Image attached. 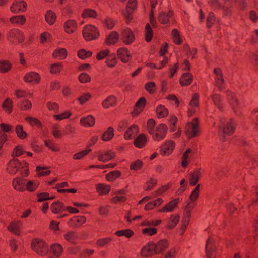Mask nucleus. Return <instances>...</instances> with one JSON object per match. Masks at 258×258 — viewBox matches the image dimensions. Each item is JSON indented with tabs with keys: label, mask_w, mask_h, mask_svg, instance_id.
Masks as SVG:
<instances>
[{
	"label": "nucleus",
	"mask_w": 258,
	"mask_h": 258,
	"mask_svg": "<svg viewBox=\"0 0 258 258\" xmlns=\"http://www.w3.org/2000/svg\"><path fill=\"white\" fill-rule=\"evenodd\" d=\"M106 64L109 67H114L117 63V60L115 55H108L106 61Z\"/></svg>",
	"instance_id": "e2e57ef3"
},
{
	"label": "nucleus",
	"mask_w": 258,
	"mask_h": 258,
	"mask_svg": "<svg viewBox=\"0 0 258 258\" xmlns=\"http://www.w3.org/2000/svg\"><path fill=\"white\" fill-rule=\"evenodd\" d=\"M211 97L214 105L221 110L222 108L221 96L217 94H213Z\"/></svg>",
	"instance_id": "8fccbe9b"
},
{
	"label": "nucleus",
	"mask_w": 258,
	"mask_h": 258,
	"mask_svg": "<svg viewBox=\"0 0 258 258\" xmlns=\"http://www.w3.org/2000/svg\"><path fill=\"white\" fill-rule=\"evenodd\" d=\"M145 88L150 94H153L156 91L155 83L153 82H149L145 84Z\"/></svg>",
	"instance_id": "774afa93"
},
{
	"label": "nucleus",
	"mask_w": 258,
	"mask_h": 258,
	"mask_svg": "<svg viewBox=\"0 0 258 258\" xmlns=\"http://www.w3.org/2000/svg\"><path fill=\"white\" fill-rule=\"evenodd\" d=\"M25 120L32 126H37L38 128H41L42 127V124L41 122L36 118L27 117L25 118Z\"/></svg>",
	"instance_id": "5fc2aeb1"
},
{
	"label": "nucleus",
	"mask_w": 258,
	"mask_h": 258,
	"mask_svg": "<svg viewBox=\"0 0 258 258\" xmlns=\"http://www.w3.org/2000/svg\"><path fill=\"white\" fill-rule=\"evenodd\" d=\"M97 16V12L94 10L91 9H85L82 14V17L83 18H86L88 17L95 18Z\"/></svg>",
	"instance_id": "c03bdc74"
},
{
	"label": "nucleus",
	"mask_w": 258,
	"mask_h": 258,
	"mask_svg": "<svg viewBox=\"0 0 258 258\" xmlns=\"http://www.w3.org/2000/svg\"><path fill=\"white\" fill-rule=\"evenodd\" d=\"M215 21V17L214 14L211 12L208 14L206 20L207 27L208 28L212 27Z\"/></svg>",
	"instance_id": "052dcab7"
},
{
	"label": "nucleus",
	"mask_w": 258,
	"mask_h": 258,
	"mask_svg": "<svg viewBox=\"0 0 258 258\" xmlns=\"http://www.w3.org/2000/svg\"><path fill=\"white\" fill-rule=\"evenodd\" d=\"M45 145L50 150L54 152L59 151V148L50 140H46L44 141Z\"/></svg>",
	"instance_id": "0e129e2a"
},
{
	"label": "nucleus",
	"mask_w": 258,
	"mask_h": 258,
	"mask_svg": "<svg viewBox=\"0 0 258 258\" xmlns=\"http://www.w3.org/2000/svg\"><path fill=\"white\" fill-rule=\"evenodd\" d=\"M119 39V34L116 31H112L106 37L105 43L108 45H113L115 44Z\"/></svg>",
	"instance_id": "cd10ccee"
},
{
	"label": "nucleus",
	"mask_w": 258,
	"mask_h": 258,
	"mask_svg": "<svg viewBox=\"0 0 258 258\" xmlns=\"http://www.w3.org/2000/svg\"><path fill=\"white\" fill-rule=\"evenodd\" d=\"M161 220L147 219L143 221L141 225L143 226H157L161 223Z\"/></svg>",
	"instance_id": "37998d69"
},
{
	"label": "nucleus",
	"mask_w": 258,
	"mask_h": 258,
	"mask_svg": "<svg viewBox=\"0 0 258 258\" xmlns=\"http://www.w3.org/2000/svg\"><path fill=\"white\" fill-rule=\"evenodd\" d=\"M226 96L229 103L232 106L233 109L234 110L235 113L239 114V113L236 111V109L238 108L240 105L237 98L235 96V94L230 91H227Z\"/></svg>",
	"instance_id": "dca6fc26"
},
{
	"label": "nucleus",
	"mask_w": 258,
	"mask_h": 258,
	"mask_svg": "<svg viewBox=\"0 0 258 258\" xmlns=\"http://www.w3.org/2000/svg\"><path fill=\"white\" fill-rule=\"evenodd\" d=\"M11 63L7 60H0V72L6 73L11 69Z\"/></svg>",
	"instance_id": "3c124183"
},
{
	"label": "nucleus",
	"mask_w": 258,
	"mask_h": 258,
	"mask_svg": "<svg viewBox=\"0 0 258 258\" xmlns=\"http://www.w3.org/2000/svg\"><path fill=\"white\" fill-rule=\"evenodd\" d=\"M117 104V98L113 95L108 96L102 102V106L104 108L115 107Z\"/></svg>",
	"instance_id": "4be33fe9"
},
{
	"label": "nucleus",
	"mask_w": 258,
	"mask_h": 258,
	"mask_svg": "<svg viewBox=\"0 0 258 258\" xmlns=\"http://www.w3.org/2000/svg\"><path fill=\"white\" fill-rule=\"evenodd\" d=\"M37 175L39 177L45 176L50 174L51 171L48 167L37 166L36 169Z\"/></svg>",
	"instance_id": "ea45409f"
},
{
	"label": "nucleus",
	"mask_w": 258,
	"mask_h": 258,
	"mask_svg": "<svg viewBox=\"0 0 258 258\" xmlns=\"http://www.w3.org/2000/svg\"><path fill=\"white\" fill-rule=\"evenodd\" d=\"M82 33L83 37L86 41L96 39L99 36V32L97 28L92 25L85 26Z\"/></svg>",
	"instance_id": "39448f33"
},
{
	"label": "nucleus",
	"mask_w": 258,
	"mask_h": 258,
	"mask_svg": "<svg viewBox=\"0 0 258 258\" xmlns=\"http://www.w3.org/2000/svg\"><path fill=\"white\" fill-rule=\"evenodd\" d=\"M15 132L19 138L21 140L25 139L27 136V134L24 131L23 127L21 125H17L15 127Z\"/></svg>",
	"instance_id": "de8ad7c7"
},
{
	"label": "nucleus",
	"mask_w": 258,
	"mask_h": 258,
	"mask_svg": "<svg viewBox=\"0 0 258 258\" xmlns=\"http://www.w3.org/2000/svg\"><path fill=\"white\" fill-rule=\"evenodd\" d=\"M28 166L29 164L26 162H21L17 159L13 158L9 161L6 169L7 172L12 175L20 172L23 176L26 177L29 175Z\"/></svg>",
	"instance_id": "f257e3e1"
},
{
	"label": "nucleus",
	"mask_w": 258,
	"mask_h": 258,
	"mask_svg": "<svg viewBox=\"0 0 258 258\" xmlns=\"http://www.w3.org/2000/svg\"><path fill=\"white\" fill-rule=\"evenodd\" d=\"M225 119L223 118L220 120V124L219 125V135L220 139L224 141L225 135L232 134L235 128L236 124L233 119H230L228 122L225 124Z\"/></svg>",
	"instance_id": "f03ea898"
},
{
	"label": "nucleus",
	"mask_w": 258,
	"mask_h": 258,
	"mask_svg": "<svg viewBox=\"0 0 258 258\" xmlns=\"http://www.w3.org/2000/svg\"><path fill=\"white\" fill-rule=\"evenodd\" d=\"M117 52L118 58L123 62H128L132 58L130 52L126 48H120L118 49Z\"/></svg>",
	"instance_id": "a211bd4d"
},
{
	"label": "nucleus",
	"mask_w": 258,
	"mask_h": 258,
	"mask_svg": "<svg viewBox=\"0 0 258 258\" xmlns=\"http://www.w3.org/2000/svg\"><path fill=\"white\" fill-rule=\"evenodd\" d=\"M86 221V217L84 216H74L68 221L67 224L70 227L76 228L82 225Z\"/></svg>",
	"instance_id": "f8f14e48"
},
{
	"label": "nucleus",
	"mask_w": 258,
	"mask_h": 258,
	"mask_svg": "<svg viewBox=\"0 0 258 258\" xmlns=\"http://www.w3.org/2000/svg\"><path fill=\"white\" fill-rule=\"evenodd\" d=\"M185 132L189 139L199 135V123L198 118H195L192 122H188L185 126Z\"/></svg>",
	"instance_id": "423d86ee"
},
{
	"label": "nucleus",
	"mask_w": 258,
	"mask_h": 258,
	"mask_svg": "<svg viewBox=\"0 0 258 258\" xmlns=\"http://www.w3.org/2000/svg\"><path fill=\"white\" fill-rule=\"evenodd\" d=\"M39 182L38 181H29L26 182V189L32 192L35 191L38 187Z\"/></svg>",
	"instance_id": "49530a36"
},
{
	"label": "nucleus",
	"mask_w": 258,
	"mask_h": 258,
	"mask_svg": "<svg viewBox=\"0 0 258 258\" xmlns=\"http://www.w3.org/2000/svg\"><path fill=\"white\" fill-rule=\"evenodd\" d=\"M22 223L20 221H13L8 226V229L11 232L19 235L20 234V227Z\"/></svg>",
	"instance_id": "7c9ffc66"
},
{
	"label": "nucleus",
	"mask_w": 258,
	"mask_h": 258,
	"mask_svg": "<svg viewBox=\"0 0 258 258\" xmlns=\"http://www.w3.org/2000/svg\"><path fill=\"white\" fill-rule=\"evenodd\" d=\"M115 234L119 237L124 236L126 238H130L134 235V232L130 229H127L117 231Z\"/></svg>",
	"instance_id": "603ef678"
},
{
	"label": "nucleus",
	"mask_w": 258,
	"mask_h": 258,
	"mask_svg": "<svg viewBox=\"0 0 258 258\" xmlns=\"http://www.w3.org/2000/svg\"><path fill=\"white\" fill-rule=\"evenodd\" d=\"M153 37V31L149 24H147L145 27V40L150 42Z\"/></svg>",
	"instance_id": "4d7b16f0"
},
{
	"label": "nucleus",
	"mask_w": 258,
	"mask_h": 258,
	"mask_svg": "<svg viewBox=\"0 0 258 258\" xmlns=\"http://www.w3.org/2000/svg\"><path fill=\"white\" fill-rule=\"evenodd\" d=\"M137 0H128L126 6V10L122 12L127 23H130L133 18L132 14L137 8Z\"/></svg>",
	"instance_id": "0eeeda50"
},
{
	"label": "nucleus",
	"mask_w": 258,
	"mask_h": 258,
	"mask_svg": "<svg viewBox=\"0 0 258 258\" xmlns=\"http://www.w3.org/2000/svg\"><path fill=\"white\" fill-rule=\"evenodd\" d=\"M18 107L22 110H27L31 108L32 104L28 100H23L19 103Z\"/></svg>",
	"instance_id": "864d4df0"
},
{
	"label": "nucleus",
	"mask_w": 258,
	"mask_h": 258,
	"mask_svg": "<svg viewBox=\"0 0 258 258\" xmlns=\"http://www.w3.org/2000/svg\"><path fill=\"white\" fill-rule=\"evenodd\" d=\"M51 210L53 213H59L65 211V207L62 203L57 201L53 202L51 205Z\"/></svg>",
	"instance_id": "2f4dec72"
},
{
	"label": "nucleus",
	"mask_w": 258,
	"mask_h": 258,
	"mask_svg": "<svg viewBox=\"0 0 258 258\" xmlns=\"http://www.w3.org/2000/svg\"><path fill=\"white\" fill-rule=\"evenodd\" d=\"M121 173L119 170H114L109 172L106 175V179L109 181H113L116 179L120 177Z\"/></svg>",
	"instance_id": "a19ab883"
},
{
	"label": "nucleus",
	"mask_w": 258,
	"mask_h": 258,
	"mask_svg": "<svg viewBox=\"0 0 258 258\" xmlns=\"http://www.w3.org/2000/svg\"><path fill=\"white\" fill-rule=\"evenodd\" d=\"M63 250L61 244L55 243L51 246L50 251L55 258H59L62 255Z\"/></svg>",
	"instance_id": "b1692460"
},
{
	"label": "nucleus",
	"mask_w": 258,
	"mask_h": 258,
	"mask_svg": "<svg viewBox=\"0 0 258 258\" xmlns=\"http://www.w3.org/2000/svg\"><path fill=\"white\" fill-rule=\"evenodd\" d=\"M31 247L33 250L40 256L46 255L48 252V246L42 240L35 239L32 240Z\"/></svg>",
	"instance_id": "7ed1b4c3"
},
{
	"label": "nucleus",
	"mask_w": 258,
	"mask_h": 258,
	"mask_svg": "<svg viewBox=\"0 0 258 258\" xmlns=\"http://www.w3.org/2000/svg\"><path fill=\"white\" fill-rule=\"evenodd\" d=\"M121 37L122 42L125 45L132 44L135 40L134 34L128 28H126L122 31Z\"/></svg>",
	"instance_id": "9b49d317"
},
{
	"label": "nucleus",
	"mask_w": 258,
	"mask_h": 258,
	"mask_svg": "<svg viewBox=\"0 0 258 258\" xmlns=\"http://www.w3.org/2000/svg\"><path fill=\"white\" fill-rule=\"evenodd\" d=\"M143 166V162L140 160H137L133 162L130 166V169L131 170L137 171L140 170Z\"/></svg>",
	"instance_id": "69168bd1"
},
{
	"label": "nucleus",
	"mask_w": 258,
	"mask_h": 258,
	"mask_svg": "<svg viewBox=\"0 0 258 258\" xmlns=\"http://www.w3.org/2000/svg\"><path fill=\"white\" fill-rule=\"evenodd\" d=\"M193 81L192 75L189 73L183 74L180 79V84L181 86H187L190 85Z\"/></svg>",
	"instance_id": "c756f323"
},
{
	"label": "nucleus",
	"mask_w": 258,
	"mask_h": 258,
	"mask_svg": "<svg viewBox=\"0 0 258 258\" xmlns=\"http://www.w3.org/2000/svg\"><path fill=\"white\" fill-rule=\"evenodd\" d=\"M96 156L99 161L106 162L114 158L115 156V152L111 150L102 151L99 150L96 152Z\"/></svg>",
	"instance_id": "9d476101"
},
{
	"label": "nucleus",
	"mask_w": 258,
	"mask_h": 258,
	"mask_svg": "<svg viewBox=\"0 0 258 258\" xmlns=\"http://www.w3.org/2000/svg\"><path fill=\"white\" fill-rule=\"evenodd\" d=\"M8 40L11 43L18 44L23 42L25 37L23 33L17 29H12L7 34Z\"/></svg>",
	"instance_id": "20e7f679"
},
{
	"label": "nucleus",
	"mask_w": 258,
	"mask_h": 258,
	"mask_svg": "<svg viewBox=\"0 0 258 258\" xmlns=\"http://www.w3.org/2000/svg\"><path fill=\"white\" fill-rule=\"evenodd\" d=\"M8 140L7 135L0 130V156L3 154V147L5 142Z\"/></svg>",
	"instance_id": "bf43d9fd"
},
{
	"label": "nucleus",
	"mask_w": 258,
	"mask_h": 258,
	"mask_svg": "<svg viewBox=\"0 0 258 258\" xmlns=\"http://www.w3.org/2000/svg\"><path fill=\"white\" fill-rule=\"evenodd\" d=\"M180 202L179 198H175L169 203H168L162 209L159 210L160 212H172L175 207L177 206L178 204Z\"/></svg>",
	"instance_id": "412c9836"
},
{
	"label": "nucleus",
	"mask_w": 258,
	"mask_h": 258,
	"mask_svg": "<svg viewBox=\"0 0 258 258\" xmlns=\"http://www.w3.org/2000/svg\"><path fill=\"white\" fill-rule=\"evenodd\" d=\"M172 35L174 42L177 45L181 44L182 40L179 31L177 29H174L172 31Z\"/></svg>",
	"instance_id": "13d9d810"
},
{
	"label": "nucleus",
	"mask_w": 258,
	"mask_h": 258,
	"mask_svg": "<svg viewBox=\"0 0 258 258\" xmlns=\"http://www.w3.org/2000/svg\"><path fill=\"white\" fill-rule=\"evenodd\" d=\"M64 239L71 243H75V241L78 239V234L74 231H69L63 235Z\"/></svg>",
	"instance_id": "4c0bfd02"
},
{
	"label": "nucleus",
	"mask_w": 258,
	"mask_h": 258,
	"mask_svg": "<svg viewBox=\"0 0 258 258\" xmlns=\"http://www.w3.org/2000/svg\"><path fill=\"white\" fill-rule=\"evenodd\" d=\"M157 229L155 227H148L142 230V234L146 236H153L157 233Z\"/></svg>",
	"instance_id": "680f3d73"
},
{
	"label": "nucleus",
	"mask_w": 258,
	"mask_h": 258,
	"mask_svg": "<svg viewBox=\"0 0 258 258\" xmlns=\"http://www.w3.org/2000/svg\"><path fill=\"white\" fill-rule=\"evenodd\" d=\"M180 217L178 215L173 216L172 215L169 218L168 222L167 227L169 229L174 228L178 223Z\"/></svg>",
	"instance_id": "a18cd8bd"
},
{
	"label": "nucleus",
	"mask_w": 258,
	"mask_h": 258,
	"mask_svg": "<svg viewBox=\"0 0 258 258\" xmlns=\"http://www.w3.org/2000/svg\"><path fill=\"white\" fill-rule=\"evenodd\" d=\"M80 123L85 127H92L95 124V118L91 115H88L86 117L81 119Z\"/></svg>",
	"instance_id": "473e14b6"
},
{
	"label": "nucleus",
	"mask_w": 258,
	"mask_h": 258,
	"mask_svg": "<svg viewBox=\"0 0 258 258\" xmlns=\"http://www.w3.org/2000/svg\"><path fill=\"white\" fill-rule=\"evenodd\" d=\"M112 240V238L111 237H105L103 238L99 239L96 241V244L99 246H104L109 243H110Z\"/></svg>",
	"instance_id": "338daca9"
},
{
	"label": "nucleus",
	"mask_w": 258,
	"mask_h": 258,
	"mask_svg": "<svg viewBox=\"0 0 258 258\" xmlns=\"http://www.w3.org/2000/svg\"><path fill=\"white\" fill-rule=\"evenodd\" d=\"M26 19L23 15H17L11 17L10 22L12 24L22 25L26 22Z\"/></svg>",
	"instance_id": "f704fd0d"
},
{
	"label": "nucleus",
	"mask_w": 258,
	"mask_h": 258,
	"mask_svg": "<svg viewBox=\"0 0 258 258\" xmlns=\"http://www.w3.org/2000/svg\"><path fill=\"white\" fill-rule=\"evenodd\" d=\"M139 132V128L136 125H133L128 128L124 134V138L126 140H130L135 137Z\"/></svg>",
	"instance_id": "c85d7f7f"
},
{
	"label": "nucleus",
	"mask_w": 258,
	"mask_h": 258,
	"mask_svg": "<svg viewBox=\"0 0 258 258\" xmlns=\"http://www.w3.org/2000/svg\"><path fill=\"white\" fill-rule=\"evenodd\" d=\"M26 180L20 177H16L12 181L13 188L20 192L24 191L26 190Z\"/></svg>",
	"instance_id": "2eb2a0df"
},
{
	"label": "nucleus",
	"mask_w": 258,
	"mask_h": 258,
	"mask_svg": "<svg viewBox=\"0 0 258 258\" xmlns=\"http://www.w3.org/2000/svg\"><path fill=\"white\" fill-rule=\"evenodd\" d=\"M110 186L108 185L99 183L96 185V189L100 195L107 194L110 190Z\"/></svg>",
	"instance_id": "c9c22d12"
},
{
	"label": "nucleus",
	"mask_w": 258,
	"mask_h": 258,
	"mask_svg": "<svg viewBox=\"0 0 258 258\" xmlns=\"http://www.w3.org/2000/svg\"><path fill=\"white\" fill-rule=\"evenodd\" d=\"M114 129L109 127L102 135L101 139L104 141L110 140L114 136Z\"/></svg>",
	"instance_id": "79ce46f5"
},
{
	"label": "nucleus",
	"mask_w": 258,
	"mask_h": 258,
	"mask_svg": "<svg viewBox=\"0 0 258 258\" xmlns=\"http://www.w3.org/2000/svg\"><path fill=\"white\" fill-rule=\"evenodd\" d=\"M154 243H149L147 245L145 246L142 249L141 252V255L145 257L152 256L156 253Z\"/></svg>",
	"instance_id": "f3484780"
},
{
	"label": "nucleus",
	"mask_w": 258,
	"mask_h": 258,
	"mask_svg": "<svg viewBox=\"0 0 258 258\" xmlns=\"http://www.w3.org/2000/svg\"><path fill=\"white\" fill-rule=\"evenodd\" d=\"M167 126L165 124L161 123L158 125L153 134H152L153 140L159 141L163 140L166 137Z\"/></svg>",
	"instance_id": "6e6552de"
},
{
	"label": "nucleus",
	"mask_w": 258,
	"mask_h": 258,
	"mask_svg": "<svg viewBox=\"0 0 258 258\" xmlns=\"http://www.w3.org/2000/svg\"><path fill=\"white\" fill-rule=\"evenodd\" d=\"M175 143L171 140L166 141L161 147L160 154L163 156H167L170 154L175 147Z\"/></svg>",
	"instance_id": "ddd939ff"
},
{
	"label": "nucleus",
	"mask_w": 258,
	"mask_h": 258,
	"mask_svg": "<svg viewBox=\"0 0 258 258\" xmlns=\"http://www.w3.org/2000/svg\"><path fill=\"white\" fill-rule=\"evenodd\" d=\"M24 80L26 82L38 84L40 81V77L38 73L30 72L25 75Z\"/></svg>",
	"instance_id": "6ab92c4d"
},
{
	"label": "nucleus",
	"mask_w": 258,
	"mask_h": 258,
	"mask_svg": "<svg viewBox=\"0 0 258 258\" xmlns=\"http://www.w3.org/2000/svg\"><path fill=\"white\" fill-rule=\"evenodd\" d=\"M156 113L159 118H162L168 115V111L164 106L159 105L156 108Z\"/></svg>",
	"instance_id": "58836bf2"
},
{
	"label": "nucleus",
	"mask_w": 258,
	"mask_h": 258,
	"mask_svg": "<svg viewBox=\"0 0 258 258\" xmlns=\"http://www.w3.org/2000/svg\"><path fill=\"white\" fill-rule=\"evenodd\" d=\"M46 22L50 25L53 24L56 19L55 14L51 11H48L45 16Z\"/></svg>",
	"instance_id": "09e8293b"
},
{
	"label": "nucleus",
	"mask_w": 258,
	"mask_h": 258,
	"mask_svg": "<svg viewBox=\"0 0 258 258\" xmlns=\"http://www.w3.org/2000/svg\"><path fill=\"white\" fill-rule=\"evenodd\" d=\"M147 140L144 134H141L134 141V145L138 148H142L147 144Z\"/></svg>",
	"instance_id": "393cba45"
},
{
	"label": "nucleus",
	"mask_w": 258,
	"mask_h": 258,
	"mask_svg": "<svg viewBox=\"0 0 258 258\" xmlns=\"http://www.w3.org/2000/svg\"><path fill=\"white\" fill-rule=\"evenodd\" d=\"M200 175V171L199 170H195L191 174L190 178V184L191 186H195L197 183Z\"/></svg>",
	"instance_id": "6e6d98bb"
},
{
	"label": "nucleus",
	"mask_w": 258,
	"mask_h": 258,
	"mask_svg": "<svg viewBox=\"0 0 258 258\" xmlns=\"http://www.w3.org/2000/svg\"><path fill=\"white\" fill-rule=\"evenodd\" d=\"M77 24L74 20H68L64 24L65 32L68 34H71L75 32L77 28Z\"/></svg>",
	"instance_id": "5701e85b"
},
{
	"label": "nucleus",
	"mask_w": 258,
	"mask_h": 258,
	"mask_svg": "<svg viewBox=\"0 0 258 258\" xmlns=\"http://www.w3.org/2000/svg\"><path fill=\"white\" fill-rule=\"evenodd\" d=\"M27 8V3L23 0L14 1L10 7V11L15 14L24 12Z\"/></svg>",
	"instance_id": "1a4fd4ad"
},
{
	"label": "nucleus",
	"mask_w": 258,
	"mask_h": 258,
	"mask_svg": "<svg viewBox=\"0 0 258 258\" xmlns=\"http://www.w3.org/2000/svg\"><path fill=\"white\" fill-rule=\"evenodd\" d=\"M13 102L10 98H7L2 104V107L5 112L9 114L13 111Z\"/></svg>",
	"instance_id": "72a5a7b5"
},
{
	"label": "nucleus",
	"mask_w": 258,
	"mask_h": 258,
	"mask_svg": "<svg viewBox=\"0 0 258 258\" xmlns=\"http://www.w3.org/2000/svg\"><path fill=\"white\" fill-rule=\"evenodd\" d=\"M169 246V243L167 240L163 239L160 240L157 243L155 244L156 247L155 251L156 253H160L163 252L165 249H166Z\"/></svg>",
	"instance_id": "bb28decb"
},
{
	"label": "nucleus",
	"mask_w": 258,
	"mask_h": 258,
	"mask_svg": "<svg viewBox=\"0 0 258 258\" xmlns=\"http://www.w3.org/2000/svg\"><path fill=\"white\" fill-rule=\"evenodd\" d=\"M146 104V100L144 97L140 98L136 103L135 108L132 114L134 116H137L143 111Z\"/></svg>",
	"instance_id": "aec40b11"
},
{
	"label": "nucleus",
	"mask_w": 258,
	"mask_h": 258,
	"mask_svg": "<svg viewBox=\"0 0 258 258\" xmlns=\"http://www.w3.org/2000/svg\"><path fill=\"white\" fill-rule=\"evenodd\" d=\"M173 15V12L169 11L167 12H161L158 16V21L163 24H166L169 23L170 19Z\"/></svg>",
	"instance_id": "a878e982"
},
{
	"label": "nucleus",
	"mask_w": 258,
	"mask_h": 258,
	"mask_svg": "<svg viewBox=\"0 0 258 258\" xmlns=\"http://www.w3.org/2000/svg\"><path fill=\"white\" fill-rule=\"evenodd\" d=\"M215 247L214 244V239L212 237H209L205 246V251L207 258H213L215 255Z\"/></svg>",
	"instance_id": "4468645a"
},
{
	"label": "nucleus",
	"mask_w": 258,
	"mask_h": 258,
	"mask_svg": "<svg viewBox=\"0 0 258 258\" xmlns=\"http://www.w3.org/2000/svg\"><path fill=\"white\" fill-rule=\"evenodd\" d=\"M54 58H58L59 60L64 59L67 56V50L64 48H60L55 50L52 54Z\"/></svg>",
	"instance_id": "e433bc0d"
}]
</instances>
